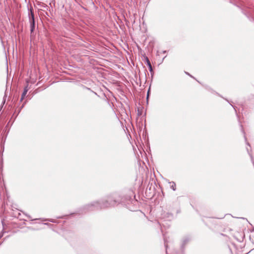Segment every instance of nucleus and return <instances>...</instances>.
Returning a JSON list of instances; mask_svg holds the SVG:
<instances>
[{"label": "nucleus", "instance_id": "nucleus-3", "mask_svg": "<svg viewBox=\"0 0 254 254\" xmlns=\"http://www.w3.org/2000/svg\"><path fill=\"white\" fill-rule=\"evenodd\" d=\"M27 91H28V90L26 88H25L22 93V94L21 95V100H22L24 97L25 96V95H26L27 93Z\"/></svg>", "mask_w": 254, "mask_h": 254}, {"label": "nucleus", "instance_id": "nucleus-5", "mask_svg": "<svg viewBox=\"0 0 254 254\" xmlns=\"http://www.w3.org/2000/svg\"><path fill=\"white\" fill-rule=\"evenodd\" d=\"M108 206L107 205H105V206H103V207H107Z\"/></svg>", "mask_w": 254, "mask_h": 254}, {"label": "nucleus", "instance_id": "nucleus-1", "mask_svg": "<svg viewBox=\"0 0 254 254\" xmlns=\"http://www.w3.org/2000/svg\"><path fill=\"white\" fill-rule=\"evenodd\" d=\"M29 21L30 23V32L32 34L34 32L35 28L34 15L32 10H30V16H29Z\"/></svg>", "mask_w": 254, "mask_h": 254}, {"label": "nucleus", "instance_id": "nucleus-6", "mask_svg": "<svg viewBox=\"0 0 254 254\" xmlns=\"http://www.w3.org/2000/svg\"><path fill=\"white\" fill-rule=\"evenodd\" d=\"M186 73H187L188 75H190L189 73H187V72H186Z\"/></svg>", "mask_w": 254, "mask_h": 254}, {"label": "nucleus", "instance_id": "nucleus-2", "mask_svg": "<svg viewBox=\"0 0 254 254\" xmlns=\"http://www.w3.org/2000/svg\"><path fill=\"white\" fill-rule=\"evenodd\" d=\"M146 61L147 65H148V66L149 67V71L150 72L152 71L153 69H152V67L151 63L147 57H146Z\"/></svg>", "mask_w": 254, "mask_h": 254}, {"label": "nucleus", "instance_id": "nucleus-4", "mask_svg": "<svg viewBox=\"0 0 254 254\" xmlns=\"http://www.w3.org/2000/svg\"><path fill=\"white\" fill-rule=\"evenodd\" d=\"M171 184H172L171 188L173 189V190H175L176 189L175 183L174 182H172Z\"/></svg>", "mask_w": 254, "mask_h": 254}]
</instances>
